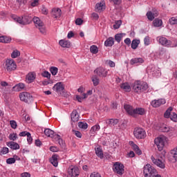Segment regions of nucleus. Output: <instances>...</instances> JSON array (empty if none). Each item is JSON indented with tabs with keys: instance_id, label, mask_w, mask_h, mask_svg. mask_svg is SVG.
Here are the masks:
<instances>
[{
	"instance_id": "obj_1",
	"label": "nucleus",
	"mask_w": 177,
	"mask_h": 177,
	"mask_svg": "<svg viewBox=\"0 0 177 177\" xmlns=\"http://www.w3.org/2000/svg\"><path fill=\"white\" fill-rule=\"evenodd\" d=\"M13 19L22 26H27L32 21V17L30 15H24L21 17L14 16Z\"/></svg>"
},
{
	"instance_id": "obj_2",
	"label": "nucleus",
	"mask_w": 177,
	"mask_h": 177,
	"mask_svg": "<svg viewBox=\"0 0 177 177\" xmlns=\"http://www.w3.org/2000/svg\"><path fill=\"white\" fill-rule=\"evenodd\" d=\"M149 88V85L146 82H141L140 81H136L133 84V90L136 93H140L141 92H145Z\"/></svg>"
},
{
	"instance_id": "obj_3",
	"label": "nucleus",
	"mask_w": 177,
	"mask_h": 177,
	"mask_svg": "<svg viewBox=\"0 0 177 177\" xmlns=\"http://www.w3.org/2000/svg\"><path fill=\"white\" fill-rule=\"evenodd\" d=\"M32 20L34 22L36 28H38L41 34H46V27L45 26V24H44L39 17H35Z\"/></svg>"
},
{
	"instance_id": "obj_4",
	"label": "nucleus",
	"mask_w": 177,
	"mask_h": 177,
	"mask_svg": "<svg viewBox=\"0 0 177 177\" xmlns=\"http://www.w3.org/2000/svg\"><path fill=\"white\" fill-rule=\"evenodd\" d=\"M144 174L145 177H152L158 174L157 169L154 167L151 166L150 164H147L144 167Z\"/></svg>"
},
{
	"instance_id": "obj_5",
	"label": "nucleus",
	"mask_w": 177,
	"mask_h": 177,
	"mask_svg": "<svg viewBox=\"0 0 177 177\" xmlns=\"http://www.w3.org/2000/svg\"><path fill=\"white\" fill-rule=\"evenodd\" d=\"M6 68L7 71H15L17 68L16 62L12 59H7L6 61Z\"/></svg>"
},
{
	"instance_id": "obj_6",
	"label": "nucleus",
	"mask_w": 177,
	"mask_h": 177,
	"mask_svg": "<svg viewBox=\"0 0 177 177\" xmlns=\"http://www.w3.org/2000/svg\"><path fill=\"white\" fill-rule=\"evenodd\" d=\"M154 143L158 147L159 151H162L165 146V138L164 137H158L154 140Z\"/></svg>"
},
{
	"instance_id": "obj_7",
	"label": "nucleus",
	"mask_w": 177,
	"mask_h": 177,
	"mask_svg": "<svg viewBox=\"0 0 177 177\" xmlns=\"http://www.w3.org/2000/svg\"><path fill=\"white\" fill-rule=\"evenodd\" d=\"M133 135L136 139H145L146 138V131L142 128H135Z\"/></svg>"
},
{
	"instance_id": "obj_8",
	"label": "nucleus",
	"mask_w": 177,
	"mask_h": 177,
	"mask_svg": "<svg viewBox=\"0 0 177 177\" xmlns=\"http://www.w3.org/2000/svg\"><path fill=\"white\" fill-rule=\"evenodd\" d=\"M124 168V165L121 164L120 162H116L113 165V171L118 174V175H122V174H124L125 171Z\"/></svg>"
},
{
	"instance_id": "obj_9",
	"label": "nucleus",
	"mask_w": 177,
	"mask_h": 177,
	"mask_svg": "<svg viewBox=\"0 0 177 177\" xmlns=\"http://www.w3.org/2000/svg\"><path fill=\"white\" fill-rule=\"evenodd\" d=\"M94 73L95 74H97L98 77H102V78H104L107 77L109 71H106V69L103 67H99L94 71Z\"/></svg>"
},
{
	"instance_id": "obj_10",
	"label": "nucleus",
	"mask_w": 177,
	"mask_h": 177,
	"mask_svg": "<svg viewBox=\"0 0 177 177\" xmlns=\"http://www.w3.org/2000/svg\"><path fill=\"white\" fill-rule=\"evenodd\" d=\"M20 100L22 102H25V103H28L29 100H31L32 99V96L30 93L28 92H24L19 95Z\"/></svg>"
},
{
	"instance_id": "obj_11",
	"label": "nucleus",
	"mask_w": 177,
	"mask_h": 177,
	"mask_svg": "<svg viewBox=\"0 0 177 177\" xmlns=\"http://www.w3.org/2000/svg\"><path fill=\"white\" fill-rule=\"evenodd\" d=\"M71 125H74L75 122H78L80 121V114H78V111L77 110H73L71 113Z\"/></svg>"
},
{
	"instance_id": "obj_12",
	"label": "nucleus",
	"mask_w": 177,
	"mask_h": 177,
	"mask_svg": "<svg viewBox=\"0 0 177 177\" xmlns=\"http://www.w3.org/2000/svg\"><path fill=\"white\" fill-rule=\"evenodd\" d=\"M37 78V73L35 72H29L26 77V81L28 84H32Z\"/></svg>"
},
{
	"instance_id": "obj_13",
	"label": "nucleus",
	"mask_w": 177,
	"mask_h": 177,
	"mask_svg": "<svg viewBox=\"0 0 177 177\" xmlns=\"http://www.w3.org/2000/svg\"><path fill=\"white\" fill-rule=\"evenodd\" d=\"M166 102H165V99H159V100H154L153 101H151V105L152 107H160V106H162V104H165Z\"/></svg>"
},
{
	"instance_id": "obj_14",
	"label": "nucleus",
	"mask_w": 177,
	"mask_h": 177,
	"mask_svg": "<svg viewBox=\"0 0 177 177\" xmlns=\"http://www.w3.org/2000/svg\"><path fill=\"white\" fill-rule=\"evenodd\" d=\"M151 161L155 165H157V167H159V168H161L162 169H164L165 168V163L162 162V160L160 159H156L154 156H151Z\"/></svg>"
},
{
	"instance_id": "obj_15",
	"label": "nucleus",
	"mask_w": 177,
	"mask_h": 177,
	"mask_svg": "<svg viewBox=\"0 0 177 177\" xmlns=\"http://www.w3.org/2000/svg\"><path fill=\"white\" fill-rule=\"evenodd\" d=\"M53 90L55 91L57 93H60L61 92H63V91H64V85L62 82H57L53 87Z\"/></svg>"
},
{
	"instance_id": "obj_16",
	"label": "nucleus",
	"mask_w": 177,
	"mask_h": 177,
	"mask_svg": "<svg viewBox=\"0 0 177 177\" xmlns=\"http://www.w3.org/2000/svg\"><path fill=\"white\" fill-rule=\"evenodd\" d=\"M68 174L72 177H76L80 175V169L78 167H70L68 170Z\"/></svg>"
},
{
	"instance_id": "obj_17",
	"label": "nucleus",
	"mask_w": 177,
	"mask_h": 177,
	"mask_svg": "<svg viewBox=\"0 0 177 177\" xmlns=\"http://www.w3.org/2000/svg\"><path fill=\"white\" fill-rule=\"evenodd\" d=\"M158 42L163 46H171V45H172V41L168 40L166 37H159Z\"/></svg>"
},
{
	"instance_id": "obj_18",
	"label": "nucleus",
	"mask_w": 177,
	"mask_h": 177,
	"mask_svg": "<svg viewBox=\"0 0 177 177\" xmlns=\"http://www.w3.org/2000/svg\"><path fill=\"white\" fill-rule=\"evenodd\" d=\"M51 15L54 19H59L62 17V10L60 8H53Z\"/></svg>"
},
{
	"instance_id": "obj_19",
	"label": "nucleus",
	"mask_w": 177,
	"mask_h": 177,
	"mask_svg": "<svg viewBox=\"0 0 177 177\" xmlns=\"http://www.w3.org/2000/svg\"><path fill=\"white\" fill-rule=\"evenodd\" d=\"M7 146H8L12 150H19V149H20V145L14 141L7 142Z\"/></svg>"
},
{
	"instance_id": "obj_20",
	"label": "nucleus",
	"mask_w": 177,
	"mask_h": 177,
	"mask_svg": "<svg viewBox=\"0 0 177 177\" xmlns=\"http://www.w3.org/2000/svg\"><path fill=\"white\" fill-rule=\"evenodd\" d=\"M157 16H158V12L157 11L153 13H152L151 11L147 12V17L150 20V21H153V20H154V17H157Z\"/></svg>"
},
{
	"instance_id": "obj_21",
	"label": "nucleus",
	"mask_w": 177,
	"mask_h": 177,
	"mask_svg": "<svg viewBox=\"0 0 177 177\" xmlns=\"http://www.w3.org/2000/svg\"><path fill=\"white\" fill-rule=\"evenodd\" d=\"M124 110H126L127 113H129V115H132L133 117V113L135 111V109H133V107L132 106L129 104H125Z\"/></svg>"
},
{
	"instance_id": "obj_22",
	"label": "nucleus",
	"mask_w": 177,
	"mask_h": 177,
	"mask_svg": "<svg viewBox=\"0 0 177 177\" xmlns=\"http://www.w3.org/2000/svg\"><path fill=\"white\" fill-rule=\"evenodd\" d=\"M59 44L62 48H70L71 46V43L66 39H61Z\"/></svg>"
},
{
	"instance_id": "obj_23",
	"label": "nucleus",
	"mask_w": 177,
	"mask_h": 177,
	"mask_svg": "<svg viewBox=\"0 0 177 177\" xmlns=\"http://www.w3.org/2000/svg\"><path fill=\"white\" fill-rule=\"evenodd\" d=\"M138 114L139 115H143V114H145V109H142V108L134 109V113H133V117H136Z\"/></svg>"
},
{
	"instance_id": "obj_24",
	"label": "nucleus",
	"mask_w": 177,
	"mask_h": 177,
	"mask_svg": "<svg viewBox=\"0 0 177 177\" xmlns=\"http://www.w3.org/2000/svg\"><path fill=\"white\" fill-rule=\"evenodd\" d=\"M44 134L46 136H48V138H55V131L50 129H46L44 130Z\"/></svg>"
},
{
	"instance_id": "obj_25",
	"label": "nucleus",
	"mask_w": 177,
	"mask_h": 177,
	"mask_svg": "<svg viewBox=\"0 0 177 177\" xmlns=\"http://www.w3.org/2000/svg\"><path fill=\"white\" fill-rule=\"evenodd\" d=\"M137 63H140V64L145 63V59H143V58L138 57V58H133L130 61L131 64H137Z\"/></svg>"
},
{
	"instance_id": "obj_26",
	"label": "nucleus",
	"mask_w": 177,
	"mask_h": 177,
	"mask_svg": "<svg viewBox=\"0 0 177 177\" xmlns=\"http://www.w3.org/2000/svg\"><path fill=\"white\" fill-rule=\"evenodd\" d=\"M57 155H53L52 158L50 159V162L54 166L57 167L59 165V162H57Z\"/></svg>"
},
{
	"instance_id": "obj_27",
	"label": "nucleus",
	"mask_w": 177,
	"mask_h": 177,
	"mask_svg": "<svg viewBox=\"0 0 177 177\" xmlns=\"http://www.w3.org/2000/svg\"><path fill=\"white\" fill-rule=\"evenodd\" d=\"M12 41V39L8 36H1L0 37V42L3 44H9Z\"/></svg>"
},
{
	"instance_id": "obj_28",
	"label": "nucleus",
	"mask_w": 177,
	"mask_h": 177,
	"mask_svg": "<svg viewBox=\"0 0 177 177\" xmlns=\"http://www.w3.org/2000/svg\"><path fill=\"white\" fill-rule=\"evenodd\" d=\"M105 46H113L114 45V39L111 37H109L104 42Z\"/></svg>"
},
{
	"instance_id": "obj_29",
	"label": "nucleus",
	"mask_w": 177,
	"mask_h": 177,
	"mask_svg": "<svg viewBox=\"0 0 177 177\" xmlns=\"http://www.w3.org/2000/svg\"><path fill=\"white\" fill-rule=\"evenodd\" d=\"M104 9H106V8L104 7V5L102 3H97L95 5L96 12H99L100 13V12L104 10Z\"/></svg>"
},
{
	"instance_id": "obj_30",
	"label": "nucleus",
	"mask_w": 177,
	"mask_h": 177,
	"mask_svg": "<svg viewBox=\"0 0 177 177\" xmlns=\"http://www.w3.org/2000/svg\"><path fill=\"white\" fill-rule=\"evenodd\" d=\"M95 153L100 158H104V155L103 154V150L100 147L95 148Z\"/></svg>"
},
{
	"instance_id": "obj_31",
	"label": "nucleus",
	"mask_w": 177,
	"mask_h": 177,
	"mask_svg": "<svg viewBox=\"0 0 177 177\" xmlns=\"http://www.w3.org/2000/svg\"><path fill=\"white\" fill-rule=\"evenodd\" d=\"M24 84L23 83H19L17 85H15L14 87H13V89L14 91H16L17 92H20L21 89H24Z\"/></svg>"
},
{
	"instance_id": "obj_32",
	"label": "nucleus",
	"mask_w": 177,
	"mask_h": 177,
	"mask_svg": "<svg viewBox=\"0 0 177 177\" xmlns=\"http://www.w3.org/2000/svg\"><path fill=\"white\" fill-rule=\"evenodd\" d=\"M171 156L174 158L173 162H176L177 161V149L174 148L171 151Z\"/></svg>"
},
{
	"instance_id": "obj_33",
	"label": "nucleus",
	"mask_w": 177,
	"mask_h": 177,
	"mask_svg": "<svg viewBox=\"0 0 177 177\" xmlns=\"http://www.w3.org/2000/svg\"><path fill=\"white\" fill-rule=\"evenodd\" d=\"M120 87L124 89L125 92H131V86L128 83H123L121 84Z\"/></svg>"
},
{
	"instance_id": "obj_34",
	"label": "nucleus",
	"mask_w": 177,
	"mask_h": 177,
	"mask_svg": "<svg viewBox=\"0 0 177 177\" xmlns=\"http://www.w3.org/2000/svg\"><path fill=\"white\" fill-rule=\"evenodd\" d=\"M139 44H140V40L133 39L131 42V48L136 49L139 46Z\"/></svg>"
},
{
	"instance_id": "obj_35",
	"label": "nucleus",
	"mask_w": 177,
	"mask_h": 177,
	"mask_svg": "<svg viewBox=\"0 0 177 177\" xmlns=\"http://www.w3.org/2000/svg\"><path fill=\"white\" fill-rule=\"evenodd\" d=\"M154 27H161L162 26V20L159 19H155L153 21Z\"/></svg>"
},
{
	"instance_id": "obj_36",
	"label": "nucleus",
	"mask_w": 177,
	"mask_h": 177,
	"mask_svg": "<svg viewBox=\"0 0 177 177\" xmlns=\"http://www.w3.org/2000/svg\"><path fill=\"white\" fill-rule=\"evenodd\" d=\"M174 110V108L172 106H169L167 110L164 113L165 118H169L171 117V111Z\"/></svg>"
},
{
	"instance_id": "obj_37",
	"label": "nucleus",
	"mask_w": 177,
	"mask_h": 177,
	"mask_svg": "<svg viewBox=\"0 0 177 177\" xmlns=\"http://www.w3.org/2000/svg\"><path fill=\"white\" fill-rule=\"evenodd\" d=\"M56 138L57 140L58 144L61 147H65L66 144L64 143V141H63V139L60 138L59 135H56Z\"/></svg>"
},
{
	"instance_id": "obj_38",
	"label": "nucleus",
	"mask_w": 177,
	"mask_h": 177,
	"mask_svg": "<svg viewBox=\"0 0 177 177\" xmlns=\"http://www.w3.org/2000/svg\"><path fill=\"white\" fill-rule=\"evenodd\" d=\"M124 35V33H118L115 35V40L118 44H120L121 41L122 40V37Z\"/></svg>"
},
{
	"instance_id": "obj_39",
	"label": "nucleus",
	"mask_w": 177,
	"mask_h": 177,
	"mask_svg": "<svg viewBox=\"0 0 177 177\" xmlns=\"http://www.w3.org/2000/svg\"><path fill=\"white\" fill-rule=\"evenodd\" d=\"M108 125H117L118 124V120L117 119H109L106 120Z\"/></svg>"
},
{
	"instance_id": "obj_40",
	"label": "nucleus",
	"mask_w": 177,
	"mask_h": 177,
	"mask_svg": "<svg viewBox=\"0 0 177 177\" xmlns=\"http://www.w3.org/2000/svg\"><path fill=\"white\" fill-rule=\"evenodd\" d=\"M91 80L93 82L94 86H97V85H99V77H97V76L93 75L91 77Z\"/></svg>"
},
{
	"instance_id": "obj_41",
	"label": "nucleus",
	"mask_w": 177,
	"mask_h": 177,
	"mask_svg": "<svg viewBox=\"0 0 177 177\" xmlns=\"http://www.w3.org/2000/svg\"><path fill=\"white\" fill-rule=\"evenodd\" d=\"M78 127L81 129H88V124L86 122H78Z\"/></svg>"
},
{
	"instance_id": "obj_42",
	"label": "nucleus",
	"mask_w": 177,
	"mask_h": 177,
	"mask_svg": "<svg viewBox=\"0 0 177 177\" xmlns=\"http://www.w3.org/2000/svg\"><path fill=\"white\" fill-rule=\"evenodd\" d=\"M121 24H122V21H121V20L115 21V24L113 25V28L115 30H118V28H120V27H121Z\"/></svg>"
},
{
	"instance_id": "obj_43",
	"label": "nucleus",
	"mask_w": 177,
	"mask_h": 177,
	"mask_svg": "<svg viewBox=\"0 0 177 177\" xmlns=\"http://www.w3.org/2000/svg\"><path fill=\"white\" fill-rule=\"evenodd\" d=\"M90 50H91V53L96 55V53H97V52H99V48H97V46L93 45L91 46Z\"/></svg>"
},
{
	"instance_id": "obj_44",
	"label": "nucleus",
	"mask_w": 177,
	"mask_h": 177,
	"mask_svg": "<svg viewBox=\"0 0 177 177\" xmlns=\"http://www.w3.org/2000/svg\"><path fill=\"white\" fill-rule=\"evenodd\" d=\"M18 56H20V52L17 50H14L11 54V57L12 59H16V57H18Z\"/></svg>"
},
{
	"instance_id": "obj_45",
	"label": "nucleus",
	"mask_w": 177,
	"mask_h": 177,
	"mask_svg": "<svg viewBox=\"0 0 177 177\" xmlns=\"http://www.w3.org/2000/svg\"><path fill=\"white\" fill-rule=\"evenodd\" d=\"M50 71L52 75H56V74H57L58 69L57 67L51 66L50 68Z\"/></svg>"
},
{
	"instance_id": "obj_46",
	"label": "nucleus",
	"mask_w": 177,
	"mask_h": 177,
	"mask_svg": "<svg viewBox=\"0 0 177 177\" xmlns=\"http://www.w3.org/2000/svg\"><path fill=\"white\" fill-rule=\"evenodd\" d=\"M169 22L171 25L177 24V17H173L169 19Z\"/></svg>"
},
{
	"instance_id": "obj_47",
	"label": "nucleus",
	"mask_w": 177,
	"mask_h": 177,
	"mask_svg": "<svg viewBox=\"0 0 177 177\" xmlns=\"http://www.w3.org/2000/svg\"><path fill=\"white\" fill-rule=\"evenodd\" d=\"M41 75L44 77V78H47L48 80H50V73H49V72L48 71H44L41 73Z\"/></svg>"
},
{
	"instance_id": "obj_48",
	"label": "nucleus",
	"mask_w": 177,
	"mask_h": 177,
	"mask_svg": "<svg viewBox=\"0 0 177 177\" xmlns=\"http://www.w3.org/2000/svg\"><path fill=\"white\" fill-rule=\"evenodd\" d=\"M10 124L11 126V128H12V129H16V128H17V122H16V121L15 120H10Z\"/></svg>"
},
{
	"instance_id": "obj_49",
	"label": "nucleus",
	"mask_w": 177,
	"mask_h": 177,
	"mask_svg": "<svg viewBox=\"0 0 177 177\" xmlns=\"http://www.w3.org/2000/svg\"><path fill=\"white\" fill-rule=\"evenodd\" d=\"M169 118L171 120V121H174V122H177V114L175 113H171Z\"/></svg>"
},
{
	"instance_id": "obj_50",
	"label": "nucleus",
	"mask_w": 177,
	"mask_h": 177,
	"mask_svg": "<svg viewBox=\"0 0 177 177\" xmlns=\"http://www.w3.org/2000/svg\"><path fill=\"white\" fill-rule=\"evenodd\" d=\"M8 153H9V148L8 147H3L0 151L1 156H2V154H8Z\"/></svg>"
},
{
	"instance_id": "obj_51",
	"label": "nucleus",
	"mask_w": 177,
	"mask_h": 177,
	"mask_svg": "<svg viewBox=\"0 0 177 177\" xmlns=\"http://www.w3.org/2000/svg\"><path fill=\"white\" fill-rule=\"evenodd\" d=\"M75 23L76 26H82V24L84 23V20H82V19H81V18H77L75 21Z\"/></svg>"
},
{
	"instance_id": "obj_52",
	"label": "nucleus",
	"mask_w": 177,
	"mask_h": 177,
	"mask_svg": "<svg viewBox=\"0 0 177 177\" xmlns=\"http://www.w3.org/2000/svg\"><path fill=\"white\" fill-rule=\"evenodd\" d=\"M9 139H10V140H13V142H15V140H16V139H17V134H16V133L10 134Z\"/></svg>"
},
{
	"instance_id": "obj_53",
	"label": "nucleus",
	"mask_w": 177,
	"mask_h": 177,
	"mask_svg": "<svg viewBox=\"0 0 177 177\" xmlns=\"http://www.w3.org/2000/svg\"><path fill=\"white\" fill-rule=\"evenodd\" d=\"M144 44L146 46H148V45H150V37L149 36H147L145 37Z\"/></svg>"
},
{
	"instance_id": "obj_54",
	"label": "nucleus",
	"mask_w": 177,
	"mask_h": 177,
	"mask_svg": "<svg viewBox=\"0 0 177 177\" xmlns=\"http://www.w3.org/2000/svg\"><path fill=\"white\" fill-rule=\"evenodd\" d=\"M7 164H15L16 159L15 158H9L6 160Z\"/></svg>"
},
{
	"instance_id": "obj_55",
	"label": "nucleus",
	"mask_w": 177,
	"mask_h": 177,
	"mask_svg": "<svg viewBox=\"0 0 177 177\" xmlns=\"http://www.w3.org/2000/svg\"><path fill=\"white\" fill-rule=\"evenodd\" d=\"M100 129V126L99 124H95V126L91 127V130L93 132H96Z\"/></svg>"
},
{
	"instance_id": "obj_56",
	"label": "nucleus",
	"mask_w": 177,
	"mask_h": 177,
	"mask_svg": "<svg viewBox=\"0 0 177 177\" xmlns=\"http://www.w3.org/2000/svg\"><path fill=\"white\" fill-rule=\"evenodd\" d=\"M27 140H28V143L29 145H31L32 142V137H31V133H28V136H27Z\"/></svg>"
},
{
	"instance_id": "obj_57",
	"label": "nucleus",
	"mask_w": 177,
	"mask_h": 177,
	"mask_svg": "<svg viewBox=\"0 0 177 177\" xmlns=\"http://www.w3.org/2000/svg\"><path fill=\"white\" fill-rule=\"evenodd\" d=\"M39 0H34L32 3H31V6H32L33 8H35V6H38V5H39Z\"/></svg>"
},
{
	"instance_id": "obj_58",
	"label": "nucleus",
	"mask_w": 177,
	"mask_h": 177,
	"mask_svg": "<svg viewBox=\"0 0 177 177\" xmlns=\"http://www.w3.org/2000/svg\"><path fill=\"white\" fill-rule=\"evenodd\" d=\"M91 17H93L94 20H97V19H99V15H97V13L96 12H93L91 15Z\"/></svg>"
},
{
	"instance_id": "obj_59",
	"label": "nucleus",
	"mask_w": 177,
	"mask_h": 177,
	"mask_svg": "<svg viewBox=\"0 0 177 177\" xmlns=\"http://www.w3.org/2000/svg\"><path fill=\"white\" fill-rule=\"evenodd\" d=\"M75 133V136H77V138H82V133H81V132L78 131H74L73 130Z\"/></svg>"
},
{
	"instance_id": "obj_60",
	"label": "nucleus",
	"mask_w": 177,
	"mask_h": 177,
	"mask_svg": "<svg viewBox=\"0 0 177 177\" xmlns=\"http://www.w3.org/2000/svg\"><path fill=\"white\" fill-rule=\"evenodd\" d=\"M90 177H102V176L99 173L93 172L91 174Z\"/></svg>"
},
{
	"instance_id": "obj_61",
	"label": "nucleus",
	"mask_w": 177,
	"mask_h": 177,
	"mask_svg": "<svg viewBox=\"0 0 177 177\" xmlns=\"http://www.w3.org/2000/svg\"><path fill=\"white\" fill-rule=\"evenodd\" d=\"M41 12H42L43 15H48V9L46 8H45V6L42 7Z\"/></svg>"
},
{
	"instance_id": "obj_62",
	"label": "nucleus",
	"mask_w": 177,
	"mask_h": 177,
	"mask_svg": "<svg viewBox=\"0 0 177 177\" xmlns=\"http://www.w3.org/2000/svg\"><path fill=\"white\" fill-rule=\"evenodd\" d=\"M28 133H30V132L28 131H22L21 133H19V136H28Z\"/></svg>"
},
{
	"instance_id": "obj_63",
	"label": "nucleus",
	"mask_w": 177,
	"mask_h": 177,
	"mask_svg": "<svg viewBox=\"0 0 177 177\" xmlns=\"http://www.w3.org/2000/svg\"><path fill=\"white\" fill-rule=\"evenodd\" d=\"M124 44H126V45L129 46L131 45V39H129V38L125 39H124Z\"/></svg>"
},
{
	"instance_id": "obj_64",
	"label": "nucleus",
	"mask_w": 177,
	"mask_h": 177,
	"mask_svg": "<svg viewBox=\"0 0 177 177\" xmlns=\"http://www.w3.org/2000/svg\"><path fill=\"white\" fill-rule=\"evenodd\" d=\"M30 176H31V174H30V173L25 172L21 174V177H30Z\"/></svg>"
}]
</instances>
